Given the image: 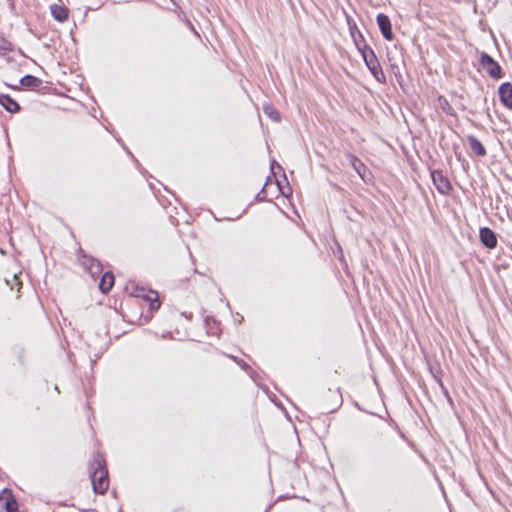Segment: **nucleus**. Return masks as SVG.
I'll use <instances>...</instances> for the list:
<instances>
[{
  "label": "nucleus",
  "mask_w": 512,
  "mask_h": 512,
  "mask_svg": "<svg viewBox=\"0 0 512 512\" xmlns=\"http://www.w3.org/2000/svg\"><path fill=\"white\" fill-rule=\"evenodd\" d=\"M89 476L93 491L97 494H104L109 487V479L102 455L97 453L93 456V460L89 464Z\"/></svg>",
  "instance_id": "f257e3e1"
},
{
  "label": "nucleus",
  "mask_w": 512,
  "mask_h": 512,
  "mask_svg": "<svg viewBox=\"0 0 512 512\" xmlns=\"http://www.w3.org/2000/svg\"><path fill=\"white\" fill-rule=\"evenodd\" d=\"M362 57L363 60L367 66V68L370 70L374 78L380 82H385V74L380 66V63L374 53V51L370 48L364 49L362 51Z\"/></svg>",
  "instance_id": "f03ea898"
},
{
  "label": "nucleus",
  "mask_w": 512,
  "mask_h": 512,
  "mask_svg": "<svg viewBox=\"0 0 512 512\" xmlns=\"http://www.w3.org/2000/svg\"><path fill=\"white\" fill-rule=\"evenodd\" d=\"M481 64L485 68L486 72L495 79H499L502 77V69L498 65L497 62L494 61V59L488 55L483 53L481 56Z\"/></svg>",
  "instance_id": "7ed1b4c3"
},
{
  "label": "nucleus",
  "mask_w": 512,
  "mask_h": 512,
  "mask_svg": "<svg viewBox=\"0 0 512 512\" xmlns=\"http://www.w3.org/2000/svg\"><path fill=\"white\" fill-rule=\"evenodd\" d=\"M347 159L360 178L364 182H369L371 174L365 164L353 154H348Z\"/></svg>",
  "instance_id": "20e7f679"
},
{
  "label": "nucleus",
  "mask_w": 512,
  "mask_h": 512,
  "mask_svg": "<svg viewBox=\"0 0 512 512\" xmlns=\"http://www.w3.org/2000/svg\"><path fill=\"white\" fill-rule=\"evenodd\" d=\"M432 181L436 189L441 194H448L451 190V184L449 180L442 174L441 171L434 170L431 172Z\"/></svg>",
  "instance_id": "39448f33"
},
{
  "label": "nucleus",
  "mask_w": 512,
  "mask_h": 512,
  "mask_svg": "<svg viewBox=\"0 0 512 512\" xmlns=\"http://www.w3.org/2000/svg\"><path fill=\"white\" fill-rule=\"evenodd\" d=\"M17 509L18 505L16 500L4 489L0 495V511L16 512Z\"/></svg>",
  "instance_id": "423d86ee"
},
{
  "label": "nucleus",
  "mask_w": 512,
  "mask_h": 512,
  "mask_svg": "<svg viewBox=\"0 0 512 512\" xmlns=\"http://www.w3.org/2000/svg\"><path fill=\"white\" fill-rule=\"evenodd\" d=\"M377 24L383 37L387 40H392L393 33L389 17L385 14H379L377 16Z\"/></svg>",
  "instance_id": "0eeeda50"
},
{
  "label": "nucleus",
  "mask_w": 512,
  "mask_h": 512,
  "mask_svg": "<svg viewBox=\"0 0 512 512\" xmlns=\"http://www.w3.org/2000/svg\"><path fill=\"white\" fill-rule=\"evenodd\" d=\"M479 236L482 244L487 248L493 249L497 246L496 235L490 228H481Z\"/></svg>",
  "instance_id": "6e6552de"
},
{
  "label": "nucleus",
  "mask_w": 512,
  "mask_h": 512,
  "mask_svg": "<svg viewBox=\"0 0 512 512\" xmlns=\"http://www.w3.org/2000/svg\"><path fill=\"white\" fill-rule=\"evenodd\" d=\"M500 100L504 106L512 109V84L509 82L501 84L499 87Z\"/></svg>",
  "instance_id": "1a4fd4ad"
},
{
  "label": "nucleus",
  "mask_w": 512,
  "mask_h": 512,
  "mask_svg": "<svg viewBox=\"0 0 512 512\" xmlns=\"http://www.w3.org/2000/svg\"><path fill=\"white\" fill-rule=\"evenodd\" d=\"M50 12L52 17L58 22H65L69 16V10L60 4H52L50 6Z\"/></svg>",
  "instance_id": "9d476101"
},
{
  "label": "nucleus",
  "mask_w": 512,
  "mask_h": 512,
  "mask_svg": "<svg viewBox=\"0 0 512 512\" xmlns=\"http://www.w3.org/2000/svg\"><path fill=\"white\" fill-rule=\"evenodd\" d=\"M82 265L84 266L85 269H87L90 272V274L94 278L98 277L102 273V268L99 261H97L94 258L84 257Z\"/></svg>",
  "instance_id": "9b49d317"
},
{
  "label": "nucleus",
  "mask_w": 512,
  "mask_h": 512,
  "mask_svg": "<svg viewBox=\"0 0 512 512\" xmlns=\"http://www.w3.org/2000/svg\"><path fill=\"white\" fill-rule=\"evenodd\" d=\"M137 297H143L146 301L149 302V308L151 311H156L159 309L160 307V302H159V296H158V293L156 291H149L147 294H140L138 293L136 295Z\"/></svg>",
  "instance_id": "f8f14e48"
},
{
  "label": "nucleus",
  "mask_w": 512,
  "mask_h": 512,
  "mask_svg": "<svg viewBox=\"0 0 512 512\" xmlns=\"http://www.w3.org/2000/svg\"><path fill=\"white\" fill-rule=\"evenodd\" d=\"M114 285V275L106 272L102 275L99 288L103 293H108Z\"/></svg>",
  "instance_id": "ddd939ff"
},
{
  "label": "nucleus",
  "mask_w": 512,
  "mask_h": 512,
  "mask_svg": "<svg viewBox=\"0 0 512 512\" xmlns=\"http://www.w3.org/2000/svg\"><path fill=\"white\" fill-rule=\"evenodd\" d=\"M0 104L9 112H18L19 104L8 95H0Z\"/></svg>",
  "instance_id": "4468645a"
},
{
  "label": "nucleus",
  "mask_w": 512,
  "mask_h": 512,
  "mask_svg": "<svg viewBox=\"0 0 512 512\" xmlns=\"http://www.w3.org/2000/svg\"><path fill=\"white\" fill-rule=\"evenodd\" d=\"M469 142V146L471 150L478 156H485L486 149L482 145V143L473 135L468 136L467 138Z\"/></svg>",
  "instance_id": "2eb2a0df"
},
{
  "label": "nucleus",
  "mask_w": 512,
  "mask_h": 512,
  "mask_svg": "<svg viewBox=\"0 0 512 512\" xmlns=\"http://www.w3.org/2000/svg\"><path fill=\"white\" fill-rule=\"evenodd\" d=\"M20 83L24 87L37 88L41 85L42 81L33 75H25L21 78Z\"/></svg>",
  "instance_id": "dca6fc26"
},
{
  "label": "nucleus",
  "mask_w": 512,
  "mask_h": 512,
  "mask_svg": "<svg viewBox=\"0 0 512 512\" xmlns=\"http://www.w3.org/2000/svg\"><path fill=\"white\" fill-rule=\"evenodd\" d=\"M263 112L273 121L278 122L280 120L279 112L270 104L263 106Z\"/></svg>",
  "instance_id": "f3484780"
},
{
  "label": "nucleus",
  "mask_w": 512,
  "mask_h": 512,
  "mask_svg": "<svg viewBox=\"0 0 512 512\" xmlns=\"http://www.w3.org/2000/svg\"><path fill=\"white\" fill-rule=\"evenodd\" d=\"M12 50V44L5 38L0 37V55Z\"/></svg>",
  "instance_id": "a211bd4d"
},
{
  "label": "nucleus",
  "mask_w": 512,
  "mask_h": 512,
  "mask_svg": "<svg viewBox=\"0 0 512 512\" xmlns=\"http://www.w3.org/2000/svg\"><path fill=\"white\" fill-rule=\"evenodd\" d=\"M6 284L10 286L11 289L14 288V286H17L18 290L21 287V282L18 280V276L16 274L13 275L12 280L6 279Z\"/></svg>",
  "instance_id": "6ab92c4d"
},
{
  "label": "nucleus",
  "mask_w": 512,
  "mask_h": 512,
  "mask_svg": "<svg viewBox=\"0 0 512 512\" xmlns=\"http://www.w3.org/2000/svg\"><path fill=\"white\" fill-rule=\"evenodd\" d=\"M270 178L267 179L265 185L263 186V188L261 189V191L257 194L256 198L259 200V201H263L265 198H266V193H265V187L268 185V182H269Z\"/></svg>",
  "instance_id": "aec40b11"
},
{
  "label": "nucleus",
  "mask_w": 512,
  "mask_h": 512,
  "mask_svg": "<svg viewBox=\"0 0 512 512\" xmlns=\"http://www.w3.org/2000/svg\"><path fill=\"white\" fill-rule=\"evenodd\" d=\"M274 165H277L278 168H281L275 161L272 162L271 168L274 169Z\"/></svg>",
  "instance_id": "412c9836"
}]
</instances>
